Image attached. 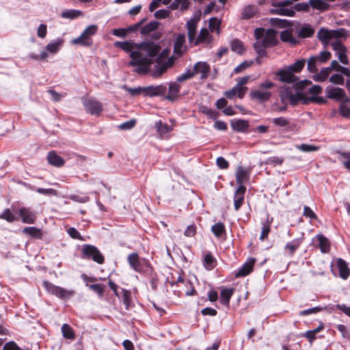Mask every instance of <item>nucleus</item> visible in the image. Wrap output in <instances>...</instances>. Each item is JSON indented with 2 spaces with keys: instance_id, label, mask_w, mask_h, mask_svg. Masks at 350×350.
I'll list each match as a JSON object with an SVG mask.
<instances>
[{
  "instance_id": "obj_1",
  "label": "nucleus",
  "mask_w": 350,
  "mask_h": 350,
  "mask_svg": "<svg viewBox=\"0 0 350 350\" xmlns=\"http://www.w3.org/2000/svg\"><path fill=\"white\" fill-rule=\"evenodd\" d=\"M130 53V65L138 66L135 72L146 74L151 72L153 77L161 76L174 64V57L170 56V49L161 50L160 45H119Z\"/></svg>"
},
{
  "instance_id": "obj_2",
  "label": "nucleus",
  "mask_w": 350,
  "mask_h": 350,
  "mask_svg": "<svg viewBox=\"0 0 350 350\" xmlns=\"http://www.w3.org/2000/svg\"><path fill=\"white\" fill-rule=\"evenodd\" d=\"M349 31L344 28L329 29L326 27H321L317 32V38L322 44H328L332 40L345 39L348 37Z\"/></svg>"
},
{
  "instance_id": "obj_3",
  "label": "nucleus",
  "mask_w": 350,
  "mask_h": 350,
  "mask_svg": "<svg viewBox=\"0 0 350 350\" xmlns=\"http://www.w3.org/2000/svg\"><path fill=\"white\" fill-rule=\"evenodd\" d=\"M280 97L283 105H291L295 106L304 99L301 92H297L293 86L284 85L280 90Z\"/></svg>"
},
{
  "instance_id": "obj_4",
  "label": "nucleus",
  "mask_w": 350,
  "mask_h": 350,
  "mask_svg": "<svg viewBox=\"0 0 350 350\" xmlns=\"http://www.w3.org/2000/svg\"><path fill=\"white\" fill-rule=\"evenodd\" d=\"M274 85L273 83L269 81L261 83L257 90L250 92L251 98L260 103L267 101L271 96V93L268 90L272 88Z\"/></svg>"
},
{
  "instance_id": "obj_5",
  "label": "nucleus",
  "mask_w": 350,
  "mask_h": 350,
  "mask_svg": "<svg viewBox=\"0 0 350 350\" xmlns=\"http://www.w3.org/2000/svg\"><path fill=\"white\" fill-rule=\"evenodd\" d=\"M278 31L273 29H269L267 31L262 27L256 28L254 30V37L257 40H262L261 44H277Z\"/></svg>"
},
{
  "instance_id": "obj_6",
  "label": "nucleus",
  "mask_w": 350,
  "mask_h": 350,
  "mask_svg": "<svg viewBox=\"0 0 350 350\" xmlns=\"http://www.w3.org/2000/svg\"><path fill=\"white\" fill-rule=\"evenodd\" d=\"M43 285L46 291L62 299H67L72 297L75 292L72 290H67L58 286H55L49 282H44Z\"/></svg>"
},
{
  "instance_id": "obj_7",
  "label": "nucleus",
  "mask_w": 350,
  "mask_h": 350,
  "mask_svg": "<svg viewBox=\"0 0 350 350\" xmlns=\"http://www.w3.org/2000/svg\"><path fill=\"white\" fill-rule=\"evenodd\" d=\"M81 250V257L83 258L92 259L98 264L103 263L104 257L95 246L91 245H83Z\"/></svg>"
},
{
  "instance_id": "obj_8",
  "label": "nucleus",
  "mask_w": 350,
  "mask_h": 350,
  "mask_svg": "<svg viewBox=\"0 0 350 350\" xmlns=\"http://www.w3.org/2000/svg\"><path fill=\"white\" fill-rule=\"evenodd\" d=\"M82 103L85 111L93 116H99L103 109L102 103L93 97L82 98Z\"/></svg>"
},
{
  "instance_id": "obj_9",
  "label": "nucleus",
  "mask_w": 350,
  "mask_h": 350,
  "mask_svg": "<svg viewBox=\"0 0 350 350\" xmlns=\"http://www.w3.org/2000/svg\"><path fill=\"white\" fill-rule=\"evenodd\" d=\"M59 45H46L40 51L39 53H31L29 56L36 60H43L49 57L50 55L57 53L59 50Z\"/></svg>"
},
{
  "instance_id": "obj_10",
  "label": "nucleus",
  "mask_w": 350,
  "mask_h": 350,
  "mask_svg": "<svg viewBox=\"0 0 350 350\" xmlns=\"http://www.w3.org/2000/svg\"><path fill=\"white\" fill-rule=\"evenodd\" d=\"M326 96L329 98L338 100L343 102L349 101V98L346 96L345 92L340 88H336L328 85L325 89Z\"/></svg>"
},
{
  "instance_id": "obj_11",
  "label": "nucleus",
  "mask_w": 350,
  "mask_h": 350,
  "mask_svg": "<svg viewBox=\"0 0 350 350\" xmlns=\"http://www.w3.org/2000/svg\"><path fill=\"white\" fill-rule=\"evenodd\" d=\"M18 214L22 221L25 224H33L37 219L36 213L29 207H21L18 210Z\"/></svg>"
},
{
  "instance_id": "obj_12",
  "label": "nucleus",
  "mask_w": 350,
  "mask_h": 350,
  "mask_svg": "<svg viewBox=\"0 0 350 350\" xmlns=\"http://www.w3.org/2000/svg\"><path fill=\"white\" fill-rule=\"evenodd\" d=\"M250 176V171L249 170L241 166H238L236 170L235 177L239 187L244 186V183L249 180Z\"/></svg>"
},
{
  "instance_id": "obj_13",
  "label": "nucleus",
  "mask_w": 350,
  "mask_h": 350,
  "mask_svg": "<svg viewBox=\"0 0 350 350\" xmlns=\"http://www.w3.org/2000/svg\"><path fill=\"white\" fill-rule=\"evenodd\" d=\"M97 30V27L95 25H90L84 31L81 33V35L73 40L72 44H88V38L94 35Z\"/></svg>"
},
{
  "instance_id": "obj_14",
  "label": "nucleus",
  "mask_w": 350,
  "mask_h": 350,
  "mask_svg": "<svg viewBox=\"0 0 350 350\" xmlns=\"http://www.w3.org/2000/svg\"><path fill=\"white\" fill-rule=\"evenodd\" d=\"M255 263L254 258H249L235 272L236 278L245 277L252 270Z\"/></svg>"
},
{
  "instance_id": "obj_15",
  "label": "nucleus",
  "mask_w": 350,
  "mask_h": 350,
  "mask_svg": "<svg viewBox=\"0 0 350 350\" xmlns=\"http://www.w3.org/2000/svg\"><path fill=\"white\" fill-rule=\"evenodd\" d=\"M245 191L246 187L245 186L238 187L236 189L233 198L235 211H238L243 205Z\"/></svg>"
},
{
  "instance_id": "obj_16",
  "label": "nucleus",
  "mask_w": 350,
  "mask_h": 350,
  "mask_svg": "<svg viewBox=\"0 0 350 350\" xmlns=\"http://www.w3.org/2000/svg\"><path fill=\"white\" fill-rule=\"evenodd\" d=\"M315 30L311 25L306 23L296 31V34L299 38H311L314 34Z\"/></svg>"
},
{
  "instance_id": "obj_17",
  "label": "nucleus",
  "mask_w": 350,
  "mask_h": 350,
  "mask_svg": "<svg viewBox=\"0 0 350 350\" xmlns=\"http://www.w3.org/2000/svg\"><path fill=\"white\" fill-rule=\"evenodd\" d=\"M276 75L280 77V80L281 81L293 83L297 80V77L293 74V72L288 67L286 69L279 70Z\"/></svg>"
},
{
  "instance_id": "obj_18",
  "label": "nucleus",
  "mask_w": 350,
  "mask_h": 350,
  "mask_svg": "<svg viewBox=\"0 0 350 350\" xmlns=\"http://www.w3.org/2000/svg\"><path fill=\"white\" fill-rule=\"evenodd\" d=\"M193 68L196 70V74L200 73V78L202 79H206L210 72V66L204 62H198L194 66Z\"/></svg>"
},
{
  "instance_id": "obj_19",
  "label": "nucleus",
  "mask_w": 350,
  "mask_h": 350,
  "mask_svg": "<svg viewBox=\"0 0 350 350\" xmlns=\"http://www.w3.org/2000/svg\"><path fill=\"white\" fill-rule=\"evenodd\" d=\"M190 5L189 0H173L169 5V8L172 10H179L183 12L188 10Z\"/></svg>"
},
{
  "instance_id": "obj_20",
  "label": "nucleus",
  "mask_w": 350,
  "mask_h": 350,
  "mask_svg": "<svg viewBox=\"0 0 350 350\" xmlns=\"http://www.w3.org/2000/svg\"><path fill=\"white\" fill-rule=\"evenodd\" d=\"M48 162L57 167H62L64 165V160L62 157L58 155L55 151H51L47 156Z\"/></svg>"
},
{
  "instance_id": "obj_21",
  "label": "nucleus",
  "mask_w": 350,
  "mask_h": 350,
  "mask_svg": "<svg viewBox=\"0 0 350 350\" xmlns=\"http://www.w3.org/2000/svg\"><path fill=\"white\" fill-rule=\"evenodd\" d=\"M247 90V88L241 89L235 85L232 89L226 91L224 95L229 99H232L236 95H237L239 98H243Z\"/></svg>"
},
{
  "instance_id": "obj_22",
  "label": "nucleus",
  "mask_w": 350,
  "mask_h": 350,
  "mask_svg": "<svg viewBox=\"0 0 350 350\" xmlns=\"http://www.w3.org/2000/svg\"><path fill=\"white\" fill-rule=\"evenodd\" d=\"M334 51H336L338 58L343 64H348L349 60L346 55V48L345 45H332Z\"/></svg>"
},
{
  "instance_id": "obj_23",
  "label": "nucleus",
  "mask_w": 350,
  "mask_h": 350,
  "mask_svg": "<svg viewBox=\"0 0 350 350\" xmlns=\"http://www.w3.org/2000/svg\"><path fill=\"white\" fill-rule=\"evenodd\" d=\"M130 266L137 272L142 270L141 262L137 253H132L127 258Z\"/></svg>"
},
{
  "instance_id": "obj_24",
  "label": "nucleus",
  "mask_w": 350,
  "mask_h": 350,
  "mask_svg": "<svg viewBox=\"0 0 350 350\" xmlns=\"http://www.w3.org/2000/svg\"><path fill=\"white\" fill-rule=\"evenodd\" d=\"M230 123L232 129L238 132L245 131L249 126L248 122L245 120H232Z\"/></svg>"
},
{
  "instance_id": "obj_25",
  "label": "nucleus",
  "mask_w": 350,
  "mask_h": 350,
  "mask_svg": "<svg viewBox=\"0 0 350 350\" xmlns=\"http://www.w3.org/2000/svg\"><path fill=\"white\" fill-rule=\"evenodd\" d=\"M23 232L33 239H40L42 237V232L41 229L33 226L25 227Z\"/></svg>"
},
{
  "instance_id": "obj_26",
  "label": "nucleus",
  "mask_w": 350,
  "mask_h": 350,
  "mask_svg": "<svg viewBox=\"0 0 350 350\" xmlns=\"http://www.w3.org/2000/svg\"><path fill=\"white\" fill-rule=\"evenodd\" d=\"M336 262L340 276L344 280L347 279L349 275V269L347 262L341 258H338Z\"/></svg>"
},
{
  "instance_id": "obj_27",
  "label": "nucleus",
  "mask_w": 350,
  "mask_h": 350,
  "mask_svg": "<svg viewBox=\"0 0 350 350\" xmlns=\"http://www.w3.org/2000/svg\"><path fill=\"white\" fill-rule=\"evenodd\" d=\"M159 26V22L152 21L143 26L140 29V33L144 36H150L153 31L158 29Z\"/></svg>"
},
{
  "instance_id": "obj_28",
  "label": "nucleus",
  "mask_w": 350,
  "mask_h": 350,
  "mask_svg": "<svg viewBox=\"0 0 350 350\" xmlns=\"http://www.w3.org/2000/svg\"><path fill=\"white\" fill-rule=\"evenodd\" d=\"M233 288H222L220 293V301L222 304L228 306L230 300L233 295Z\"/></svg>"
},
{
  "instance_id": "obj_29",
  "label": "nucleus",
  "mask_w": 350,
  "mask_h": 350,
  "mask_svg": "<svg viewBox=\"0 0 350 350\" xmlns=\"http://www.w3.org/2000/svg\"><path fill=\"white\" fill-rule=\"evenodd\" d=\"M188 37L190 42H192L196 37L197 21L194 19H190L187 23Z\"/></svg>"
},
{
  "instance_id": "obj_30",
  "label": "nucleus",
  "mask_w": 350,
  "mask_h": 350,
  "mask_svg": "<svg viewBox=\"0 0 350 350\" xmlns=\"http://www.w3.org/2000/svg\"><path fill=\"white\" fill-rule=\"evenodd\" d=\"M316 239L319 241V247L323 253H327L329 251L330 243L329 240L322 234L316 236Z\"/></svg>"
},
{
  "instance_id": "obj_31",
  "label": "nucleus",
  "mask_w": 350,
  "mask_h": 350,
  "mask_svg": "<svg viewBox=\"0 0 350 350\" xmlns=\"http://www.w3.org/2000/svg\"><path fill=\"white\" fill-rule=\"evenodd\" d=\"M180 86L176 82L171 83L169 85V92L166 98L170 100H174L178 95Z\"/></svg>"
},
{
  "instance_id": "obj_32",
  "label": "nucleus",
  "mask_w": 350,
  "mask_h": 350,
  "mask_svg": "<svg viewBox=\"0 0 350 350\" xmlns=\"http://www.w3.org/2000/svg\"><path fill=\"white\" fill-rule=\"evenodd\" d=\"M301 242V239H296L288 242L285 245V250L288 252L290 256H293L296 250L300 246Z\"/></svg>"
},
{
  "instance_id": "obj_33",
  "label": "nucleus",
  "mask_w": 350,
  "mask_h": 350,
  "mask_svg": "<svg viewBox=\"0 0 350 350\" xmlns=\"http://www.w3.org/2000/svg\"><path fill=\"white\" fill-rule=\"evenodd\" d=\"M24 185L31 190H36L38 193L44 195V196H56L57 191L52 188L44 189V188H37L34 186H32L29 184L24 183Z\"/></svg>"
},
{
  "instance_id": "obj_34",
  "label": "nucleus",
  "mask_w": 350,
  "mask_h": 350,
  "mask_svg": "<svg viewBox=\"0 0 350 350\" xmlns=\"http://www.w3.org/2000/svg\"><path fill=\"white\" fill-rule=\"evenodd\" d=\"M271 13L281 16H293L295 14V10L287 8H277L271 10Z\"/></svg>"
},
{
  "instance_id": "obj_35",
  "label": "nucleus",
  "mask_w": 350,
  "mask_h": 350,
  "mask_svg": "<svg viewBox=\"0 0 350 350\" xmlns=\"http://www.w3.org/2000/svg\"><path fill=\"white\" fill-rule=\"evenodd\" d=\"M203 263L207 270H211L215 267L216 263L215 258L211 252H208L204 256Z\"/></svg>"
},
{
  "instance_id": "obj_36",
  "label": "nucleus",
  "mask_w": 350,
  "mask_h": 350,
  "mask_svg": "<svg viewBox=\"0 0 350 350\" xmlns=\"http://www.w3.org/2000/svg\"><path fill=\"white\" fill-rule=\"evenodd\" d=\"M280 39L284 42H289L290 44H296V40L293 35L291 29H286L280 33Z\"/></svg>"
},
{
  "instance_id": "obj_37",
  "label": "nucleus",
  "mask_w": 350,
  "mask_h": 350,
  "mask_svg": "<svg viewBox=\"0 0 350 350\" xmlns=\"http://www.w3.org/2000/svg\"><path fill=\"white\" fill-rule=\"evenodd\" d=\"M256 12V8L252 5L245 6L242 11L241 18L243 19H250L254 16Z\"/></svg>"
},
{
  "instance_id": "obj_38",
  "label": "nucleus",
  "mask_w": 350,
  "mask_h": 350,
  "mask_svg": "<svg viewBox=\"0 0 350 350\" xmlns=\"http://www.w3.org/2000/svg\"><path fill=\"white\" fill-rule=\"evenodd\" d=\"M309 4L314 9L325 11L329 8V4L323 0H309Z\"/></svg>"
},
{
  "instance_id": "obj_39",
  "label": "nucleus",
  "mask_w": 350,
  "mask_h": 350,
  "mask_svg": "<svg viewBox=\"0 0 350 350\" xmlns=\"http://www.w3.org/2000/svg\"><path fill=\"white\" fill-rule=\"evenodd\" d=\"M330 73V68H324L319 73L313 76V79L317 82H323L327 79Z\"/></svg>"
},
{
  "instance_id": "obj_40",
  "label": "nucleus",
  "mask_w": 350,
  "mask_h": 350,
  "mask_svg": "<svg viewBox=\"0 0 350 350\" xmlns=\"http://www.w3.org/2000/svg\"><path fill=\"white\" fill-rule=\"evenodd\" d=\"M211 231L216 237L219 238L226 232L225 226L221 222L216 223L212 226Z\"/></svg>"
},
{
  "instance_id": "obj_41",
  "label": "nucleus",
  "mask_w": 350,
  "mask_h": 350,
  "mask_svg": "<svg viewBox=\"0 0 350 350\" xmlns=\"http://www.w3.org/2000/svg\"><path fill=\"white\" fill-rule=\"evenodd\" d=\"M1 219L6 220L8 222H13L17 220L16 217L10 208H5L1 214Z\"/></svg>"
},
{
  "instance_id": "obj_42",
  "label": "nucleus",
  "mask_w": 350,
  "mask_h": 350,
  "mask_svg": "<svg viewBox=\"0 0 350 350\" xmlns=\"http://www.w3.org/2000/svg\"><path fill=\"white\" fill-rule=\"evenodd\" d=\"M81 15V12L77 10H69L62 12L61 16L64 18L73 19Z\"/></svg>"
},
{
  "instance_id": "obj_43",
  "label": "nucleus",
  "mask_w": 350,
  "mask_h": 350,
  "mask_svg": "<svg viewBox=\"0 0 350 350\" xmlns=\"http://www.w3.org/2000/svg\"><path fill=\"white\" fill-rule=\"evenodd\" d=\"M62 332L64 338L68 339H73L75 334L72 329L67 324H63L62 326Z\"/></svg>"
},
{
  "instance_id": "obj_44",
  "label": "nucleus",
  "mask_w": 350,
  "mask_h": 350,
  "mask_svg": "<svg viewBox=\"0 0 350 350\" xmlns=\"http://www.w3.org/2000/svg\"><path fill=\"white\" fill-rule=\"evenodd\" d=\"M202 112L205 114L208 118L212 120H216L219 117V113L215 110H213L207 107H202L201 109Z\"/></svg>"
},
{
  "instance_id": "obj_45",
  "label": "nucleus",
  "mask_w": 350,
  "mask_h": 350,
  "mask_svg": "<svg viewBox=\"0 0 350 350\" xmlns=\"http://www.w3.org/2000/svg\"><path fill=\"white\" fill-rule=\"evenodd\" d=\"M208 37H209V31H208V29L206 27L202 28L195 44H198V42H203L208 41Z\"/></svg>"
},
{
  "instance_id": "obj_46",
  "label": "nucleus",
  "mask_w": 350,
  "mask_h": 350,
  "mask_svg": "<svg viewBox=\"0 0 350 350\" xmlns=\"http://www.w3.org/2000/svg\"><path fill=\"white\" fill-rule=\"evenodd\" d=\"M296 148L302 151V152H312V151H317L319 150V147L310 145V144H301L300 145H296Z\"/></svg>"
},
{
  "instance_id": "obj_47",
  "label": "nucleus",
  "mask_w": 350,
  "mask_h": 350,
  "mask_svg": "<svg viewBox=\"0 0 350 350\" xmlns=\"http://www.w3.org/2000/svg\"><path fill=\"white\" fill-rule=\"evenodd\" d=\"M156 127L161 135H164L171 131V127L167 124H163L161 121L156 123Z\"/></svg>"
},
{
  "instance_id": "obj_48",
  "label": "nucleus",
  "mask_w": 350,
  "mask_h": 350,
  "mask_svg": "<svg viewBox=\"0 0 350 350\" xmlns=\"http://www.w3.org/2000/svg\"><path fill=\"white\" fill-rule=\"evenodd\" d=\"M89 286V288L92 290L94 292H95L99 297H102L104 294V286L101 284H91L88 285V284H86Z\"/></svg>"
},
{
  "instance_id": "obj_49",
  "label": "nucleus",
  "mask_w": 350,
  "mask_h": 350,
  "mask_svg": "<svg viewBox=\"0 0 350 350\" xmlns=\"http://www.w3.org/2000/svg\"><path fill=\"white\" fill-rule=\"evenodd\" d=\"M123 89H124L126 92H128L131 96H135L139 94H144V88L143 87H137V88H129L126 85H124Z\"/></svg>"
},
{
  "instance_id": "obj_50",
  "label": "nucleus",
  "mask_w": 350,
  "mask_h": 350,
  "mask_svg": "<svg viewBox=\"0 0 350 350\" xmlns=\"http://www.w3.org/2000/svg\"><path fill=\"white\" fill-rule=\"evenodd\" d=\"M170 15V10L165 9L159 10L154 13V16L158 19H165L169 18Z\"/></svg>"
},
{
  "instance_id": "obj_51",
  "label": "nucleus",
  "mask_w": 350,
  "mask_h": 350,
  "mask_svg": "<svg viewBox=\"0 0 350 350\" xmlns=\"http://www.w3.org/2000/svg\"><path fill=\"white\" fill-rule=\"evenodd\" d=\"M120 295V296L119 297L122 298L124 304L128 306L131 303V292L126 289L121 288Z\"/></svg>"
},
{
  "instance_id": "obj_52",
  "label": "nucleus",
  "mask_w": 350,
  "mask_h": 350,
  "mask_svg": "<svg viewBox=\"0 0 350 350\" xmlns=\"http://www.w3.org/2000/svg\"><path fill=\"white\" fill-rule=\"evenodd\" d=\"M305 66V60L301 59L297 61L293 64L288 66V68L293 72H298L302 70V68Z\"/></svg>"
},
{
  "instance_id": "obj_53",
  "label": "nucleus",
  "mask_w": 350,
  "mask_h": 350,
  "mask_svg": "<svg viewBox=\"0 0 350 350\" xmlns=\"http://www.w3.org/2000/svg\"><path fill=\"white\" fill-rule=\"evenodd\" d=\"M272 222V219L269 221L267 219V224H264L262 228L261 234L260 236V239L263 241L266 237H267L269 233L270 232V225Z\"/></svg>"
},
{
  "instance_id": "obj_54",
  "label": "nucleus",
  "mask_w": 350,
  "mask_h": 350,
  "mask_svg": "<svg viewBox=\"0 0 350 350\" xmlns=\"http://www.w3.org/2000/svg\"><path fill=\"white\" fill-rule=\"evenodd\" d=\"M319 62L317 59V57H315L314 56L313 57H310L308 61V65H307V67H308V70L311 72H316L317 71V66H316V63Z\"/></svg>"
},
{
  "instance_id": "obj_55",
  "label": "nucleus",
  "mask_w": 350,
  "mask_h": 350,
  "mask_svg": "<svg viewBox=\"0 0 350 350\" xmlns=\"http://www.w3.org/2000/svg\"><path fill=\"white\" fill-rule=\"evenodd\" d=\"M329 81L334 84L343 85L345 80L341 75L334 74L329 77Z\"/></svg>"
},
{
  "instance_id": "obj_56",
  "label": "nucleus",
  "mask_w": 350,
  "mask_h": 350,
  "mask_svg": "<svg viewBox=\"0 0 350 350\" xmlns=\"http://www.w3.org/2000/svg\"><path fill=\"white\" fill-rule=\"evenodd\" d=\"M220 22L216 18L213 17L209 20V29L211 31H216L218 33Z\"/></svg>"
},
{
  "instance_id": "obj_57",
  "label": "nucleus",
  "mask_w": 350,
  "mask_h": 350,
  "mask_svg": "<svg viewBox=\"0 0 350 350\" xmlns=\"http://www.w3.org/2000/svg\"><path fill=\"white\" fill-rule=\"evenodd\" d=\"M267 46L268 45H253V48L258 57H262L266 55V48Z\"/></svg>"
},
{
  "instance_id": "obj_58",
  "label": "nucleus",
  "mask_w": 350,
  "mask_h": 350,
  "mask_svg": "<svg viewBox=\"0 0 350 350\" xmlns=\"http://www.w3.org/2000/svg\"><path fill=\"white\" fill-rule=\"evenodd\" d=\"M272 122L274 124L282 127L286 126L289 124L288 120L284 117L273 118Z\"/></svg>"
},
{
  "instance_id": "obj_59",
  "label": "nucleus",
  "mask_w": 350,
  "mask_h": 350,
  "mask_svg": "<svg viewBox=\"0 0 350 350\" xmlns=\"http://www.w3.org/2000/svg\"><path fill=\"white\" fill-rule=\"evenodd\" d=\"M322 310V308L320 307H314L310 309L304 310L302 311H300L299 314L300 316H307L310 315L311 314L317 313Z\"/></svg>"
},
{
  "instance_id": "obj_60",
  "label": "nucleus",
  "mask_w": 350,
  "mask_h": 350,
  "mask_svg": "<svg viewBox=\"0 0 350 350\" xmlns=\"http://www.w3.org/2000/svg\"><path fill=\"white\" fill-rule=\"evenodd\" d=\"M330 55L331 54L329 52L324 51L321 52V53L319 55L314 56V57H317V59L319 62L323 63L329 59Z\"/></svg>"
},
{
  "instance_id": "obj_61",
  "label": "nucleus",
  "mask_w": 350,
  "mask_h": 350,
  "mask_svg": "<svg viewBox=\"0 0 350 350\" xmlns=\"http://www.w3.org/2000/svg\"><path fill=\"white\" fill-rule=\"evenodd\" d=\"M135 122V120H131L119 125V128L122 130H129L134 127Z\"/></svg>"
},
{
  "instance_id": "obj_62",
  "label": "nucleus",
  "mask_w": 350,
  "mask_h": 350,
  "mask_svg": "<svg viewBox=\"0 0 350 350\" xmlns=\"http://www.w3.org/2000/svg\"><path fill=\"white\" fill-rule=\"evenodd\" d=\"M217 166L221 169H227L229 166L228 162L222 157H219L216 159Z\"/></svg>"
},
{
  "instance_id": "obj_63",
  "label": "nucleus",
  "mask_w": 350,
  "mask_h": 350,
  "mask_svg": "<svg viewBox=\"0 0 350 350\" xmlns=\"http://www.w3.org/2000/svg\"><path fill=\"white\" fill-rule=\"evenodd\" d=\"M283 161H284V159L282 158L273 157L269 158L267 161L266 162V163L273 165H282Z\"/></svg>"
},
{
  "instance_id": "obj_64",
  "label": "nucleus",
  "mask_w": 350,
  "mask_h": 350,
  "mask_svg": "<svg viewBox=\"0 0 350 350\" xmlns=\"http://www.w3.org/2000/svg\"><path fill=\"white\" fill-rule=\"evenodd\" d=\"M3 350H21L20 347L13 341L5 344Z\"/></svg>"
}]
</instances>
